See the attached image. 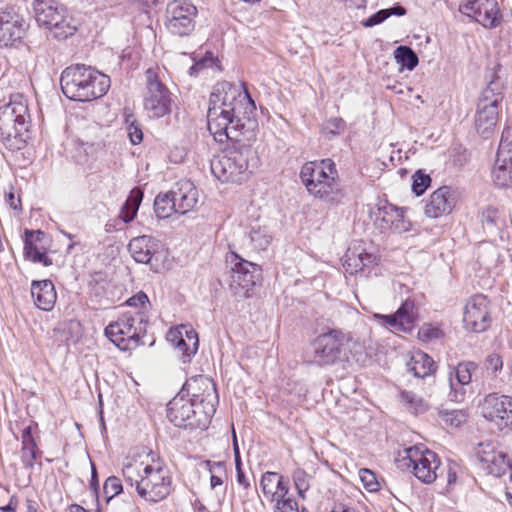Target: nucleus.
<instances>
[{
	"label": "nucleus",
	"instance_id": "nucleus-1",
	"mask_svg": "<svg viewBox=\"0 0 512 512\" xmlns=\"http://www.w3.org/2000/svg\"><path fill=\"white\" fill-rule=\"evenodd\" d=\"M256 105L250 94L227 81L213 87L207 112L208 130L219 143L256 141L258 121Z\"/></svg>",
	"mask_w": 512,
	"mask_h": 512
},
{
	"label": "nucleus",
	"instance_id": "nucleus-2",
	"mask_svg": "<svg viewBox=\"0 0 512 512\" xmlns=\"http://www.w3.org/2000/svg\"><path fill=\"white\" fill-rule=\"evenodd\" d=\"M198 383L208 388L205 399L195 394L193 398H186L184 393H178L167 404V418L176 427L204 430L215 414L218 403L215 383L205 379H199Z\"/></svg>",
	"mask_w": 512,
	"mask_h": 512
},
{
	"label": "nucleus",
	"instance_id": "nucleus-3",
	"mask_svg": "<svg viewBox=\"0 0 512 512\" xmlns=\"http://www.w3.org/2000/svg\"><path fill=\"white\" fill-rule=\"evenodd\" d=\"M231 143L222 155L211 160V172L223 183L240 184L247 181L259 167L260 158L253 148L255 141L243 138Z\"/></svg>",
	"mask_w": 512,
	"mask_h": 512
},
{
	"label": "nucleus",
	"instance_id": "nucleus-4",
	"mask_svg": "<svg viewBox=\"0 0 512 512\" xmlns=\"http://www.w3.org/2000/svg\"><path fill=\"white\" fill-rule=\"evenodd\" d=\"M110 84L107 75L84 64L66 67L60 77L63 94L70 100L80 102L103 97L108 92Z\"/></svg>",
	"mask_w": 512,
	"mask_h": 512
},
{
	"label": "nucleus",
	"instance_id": "nucleus-5",
	"mask_svg": "<svg viewBox=\"0 0 512 512\" xmlns=\"http://www.w3.org/2000/svg\"><path fill=\"white\" fill-rule=\"evenodd\" d=\"M300 178L308 193L329 204H339L344 191L338 181V171L331 159L307 162L300 171Z\"/></svg>",
	"mask_w": 512,
	"mask_h": 512
},
{
	"label": "nucleus",
	"instance_id": "nucleus-6",
	"mask_svg": "<svg viewBox=\"0 0 512 512\" xmlns=\"http://www.w3.org/2000/svg\"><path fill=\"white\" fill-rule=\"evenodd\" d=\"M395 462L400 470L412 471L425 484L433 483L445 470L438 455L424 445L404 448L398 453Z\"/></svg>",
	"mask_w": 512,
	"mask_h": 512
},
{
	"label": "nucleus",
	"instance_id": "nucleus-7",
	"mask_svg": "<svg viewBox=\"0 0 512 512\" xmlns=\"http://www.w3.org/2000/svg\"><path fill=\"white\" fill-rule=\"evenodd\" d=\"M503 100V84L493 73L486 88L482 91L477 102L475 128L481 135L490 134L498 121L499 111Z\"/></svg>",
	"mask_w": 512,
	"mask_h": 512
},
{
	"label": "nucleus",
	"instance_id": "nucleus-8",
	"mask_svg": "<svg viewBox=\"0 0 512 512\" xmlns=\"http://www.w3.org/2000/svg\"><path fill=\"white\" fill-rule=\"evenodd\" d=\"M147 321L140 313L124 314L116 322L105 328L106 337L119 349L127 351L143 344L142 337L146 332Z\"/></svg>",
	"mask_w": 512,
	"mask_h": 512
},
{
	"label": "nucleus",
	"instance_id": "nucleus-9",
	"mask_svg": "<svg viewBox=\"0 0 512 512\" xmlns=\"http://www.w3.org/2000/svg\"><path fill=\"white\" fill-rule=\"evenodd\" d=\"M230 266V289L236 296L248 298L261 277V268L256 263L245 260L235 252L226 257Z\"/></svg>",
	"mask_w": 512,
	"mask_h": 512
},
{
	"label": "nucleus",
	"instance_id": "nucleus-10",
	"mask_svg": "<svg viewBox=\"0 0 512 512\" xmlns=\"http://www.w3.org/2000/svg\"><path fill=\"white\" fill-rule=\"evenodd\" d=\"M347 341L346 335L337 329L320 334L313 343L312 363L322 367L344 360Z\"/></svg>",
	"mask_w": 512,
	"mask_h": 512
},
{
	"label": "nucleus",
	"instance_id": "nucleus-11",
	"mask_svg": "<svg viewBox=\"0 0 512 512\" xmlns=\"http://www.w3.org/2000/svg\"><path fill=\"white\" fill-rule=\"evenodd\" d=\"M171 477L160 464L144 466L143 478L137 482V494L149 502H159L171 492Z\"/></svg>",
	"mask_w": 512,
	"mask_h": 512
},
{
	"label": "nucleus",
	"instance_id": "nucleus-12",
	"mask_svg": "<svg viewBox=\"0 0 512 512\" xmlns=\"http://www.w3.org/2000/svg\"><path fill=\"white\" fill-rule=\"evenodd\" d=\"M146 75V89L143 98V106L150 118H161L171 112L172 93L161 82L153 69H148Z\"/></svg>",
	"mask_w": 512,
	"mask_h": 512
},
{
	"label": "nucleus",
	"instance_id": "nucleus-13",
	"mask_svg": "<svg viewBox=\"0 0 512 512\" xmlns=\"http://www.w3.org/2000/svg\"><path fill=\"white\" fill-rule=\"evenodd\" d=\"M33 10L37 23L47 29H54V36L65 39L74 33L75 28L66 20L64 8L55 0H33Z\"/></svg>",
	"mask_w": 512,
	"mask_h": 512
},
{
	"label": "nucleus",
	"instance_id": "nucleus-14",
	"mask_svg": "<svg viewBox=\"0 0 512 512\" xmlns=\"http://www.w3.org/2000/svg\"><path fill=\"white\" fill-rule=\"evenodd\" d=\"M28 106L21 98L0 107V137L3 140L21 137L27 132Z\"/></svg>",
	"mask_w": 512,
	"mask_h": 512
},
{
	"label": "nucleus",
	"instance_id": "nucleus-15",
	"mask_svg": "<svg viewBox=\"0 0 512 512\" xmlns=\"http://www.w3.org/2000/svg\"><path fill=\"white\" fill-rule=\"evenodd\" d=\"M197 8L186 0H174L166 7L167 30L176 36L184 37L194 31L196 24Z\"/></svg>",
	"mask_w": 512,
	"mask_h": 512
},
{
	"label": "nucleus",
	"instance_id": "nucleus-16",
	"mask_svg": "<svg viewBox=\"0 0 512 512\" xmlns=\"http://www.w3.org/2000/svg\"><path fill=\"white\" fill-rule=\"evenodd\" d=\"M458 10L486 29H494L503 21L498 0H468Z\"/></svg>",
	"mask_w": 512,
	"mask_h": 512
},
{
	"label": "nucleus",
	"instance_id": "nucleus-17",
	"mask_svg": "<svg viewBox=\"0 0 512 512\" xmlns=\"http://www.w3.org/2000/svg\"><path fill=\"white\" fill-rule=\"evenodd\" d=\"M475 454L480 462L481 468L490 475L501 477L506 472L511 471L512 479V459L503 451H497L492 441H483L475 447Z\"/></svg>",
	"mask_w": 512,
	"mask_h": 512
},
{
	"label": "nucleus",
	"instance_id": "nucleus-18",
	"mask_svg": "<svg viewBox=\"0 0 512 512\" xmlns=\"http://www.w3.org/2000/svg\"><path fill=\"white\" fill-rule=\"evenodd\" d=\"M492 176L497 186H512V129L510 127H506L502 132Z\"/></svg>",
	"mask_w": 512,
	"mask_h": 512
},
{
	"label": "nucleus",
	"instance_id": "nucleus-19",
	"mask_svg": "<svg viewBox=\"0 0 512 512\" xmlns=\"http://www.w3.org/2000/svg\"><path fill=\"white\" fill-rule=\"evenodd\" d=\"M463 323L475 333L486 331L491 325L490 301L482 294L471 297L465 305Z\"/></svg>",
	"mask_w": 512,
	"mask_h": 512
},
{
	"label": "nucleus",
	"instance_id": "nucleus-20",
	"mask_svg": "<svg viewBox=\"0 0 512 512\" xmlns=\"http://www.w3.org/2000/svg\"><path fill=\"white\" fill-rule=\"evenodd\" d=\"M481 413L485 419L494 422L501 429L512 427V397L498 393L488 394L481 404Z\"/></svg>",
	"mask_w": 512,
	"mask_h": 512
},
{
	"label": "nucleus",
	"instance_id": "nucleus-21",
	"mask_svg": "<svg viewBox=\"0 0 512 512\" xmlns=\"http://www.w3.org/2000/svg\"><path fill=\"white\" fill-rule=\"evenodd\" d=\"M478 219L483 231L492 241L504 239V230L507 228V221L503 207L495 204H487L479 209Z\"/></svg>",
	"mask_w": 512,
	"mask_h": 512
},
{
	"label": "nucleus",
	"instance_id": "nucleus-22",
	"mask_svg": "<svg viewBox=\"0 0 512 512\" xmlns=\"http://www.w3.org/2000/svg\"><path fill=\"white\" fill-rule=\"evenodd\" d=\"M374 225L381 232L403 233L409 230L411 224L405 219L402 208L385 203L379 206L374 213Z\"/></svg>",
	"mask_w": 512,
	"mask_h": 512
},
{
	"label": "nucleus",
	"instance_id": "nucleus-23",
	"mask_svg": "<svg viewBox=\"0 0 512 512\" xmlns=\"http://www.w3.org/2000/svg\"><path fill=\"white\" fill-rule=\"evenodd\" d=\"M418 317V310L414 301L405 300L394 314H375L374 318L383 326L397 331L409 332L413 329Z\"/></svg>",
	"mask_w": 512,
	"mask_h": 512
},
{
	"label": "nucleus",
	"instance_id": "nucleus-24",
	"mask_svg": "<svg viewBox=\"0 0 512 512\" xmlns=\"http://www.w3.org/2000/svg\"><path fill=\"white\" fill-rule=\"evenodd\" d=\"M46 238V234L41 230L34 231L25 229L23 249L25 260H29L33 263H41L46 267L53 264L52 258L47 255V247L44 245Z\"/></svg>",
	"mask_w": 512,
	"mask_h": 512
},
{
	"label": "nucleus",
	"instance_id": "nucleus-25",
	"mask_svg": "<svg viewBox=\"0 0 512 512\" xmlns=\"http://www.w3.org/2000/svg\"><path fill=\"white\" fill-rule=\"evenodd\" d=\"M23 19L15 12L0 13V48L13 47L21 42L25 29Z\"/></svg>",
	"mask_w": 512,
	"mask_h": 512
},
{
	"label": "nucleus",
	"instance_id": "nucleus-26",
	"mask_svg": "<svg viewBox=\"0 0 512 512\" xmlns=\"http://www.w3.org/2000/svg\"><path fill=\"white\" fill-rule=\"evenodd\" d=\"M456 205V192L450 186H442L435 190L425 205V214L430 218L448 215Z\"/></svg>",
	"mask_w": 512,
	"mask_h": 512
},
{
	"label": "nucleus",
	"instance_id": "nucleus-27",
	"mask_svg": "<svg viewBox=\"0 0 512 512\" xmlns=\"http://www.w3.org/2000/svg\"><path fill=\"white\" fill-rule=\"evenodd\" d=\"M477 369V365L471 361L460 362L450 372V388L449 398L454 402H461L465 397L463 386L468 385L472 381V374Z\"/></svg>",
	"mask_w": 512,
	"mask_h": 512
},
{
	"label": "nucleus",
	"instance_id": "nucleus-28",
	"mask_svg": "<svg viewBox=\"0 0 512 512\" xmlns=\"http://www.w3.org/2000/svg\"><path fill=\"white\" fill-rule=\"evenodd\" d=\"M185 329V335L181 330H170L168 339L175 344V349L181 355L182 362H189L191 357L194 356L199 347V339L195 330Z\"/></svg>",
	"mask_w": 512,
	"mask_h": 512
},
{
	"label": "nucleus",
	"instance_id": "nucleus-29",
	"mask_svg": "<svg viewBox=\"0 0 512 512\" xmlns=\"http://www.w3.org/2000/svg\"><path fill=\"white\" fill-rule=\"evenodd\" d=\"M169 193L175 202L176 213L179 214H186L192 210L198 201L196 187L189 180L179 181Z\"/></svg>",
	"mask_w": 512,
	"mask_h": 512
},
{
	"label": "nucleus",
	"instance_id": "nucleus-30",
	"mask_svg": "<svg viewBox=\"0 0 512 512\" xmlns=\"http://www.w3.org/2000/svg\"><path fill=\"white\" fill-rule=\"evenodd\" d=\"M160 242L147 235L138 236L130 240L128 250L138 263L149 264L156 254Z\"/></svg>",
	"mask_w": 512,
	"mask_h": 512
},
{
	"label": "nucleus",
	"instance_id": "nucleus-31",
	"mask_svg": "<svg viewBox=\"0 0 512 512\" xmlns=\"http://www.w3.org/2000/svg\"><path fill=\"white\" fill-rule=\"evenodd\" d=\"M31 295L35 305L44 311L52 310L57 299L54 284L50 280L32 281Z\"/></svg>",
	"mask_w": 512,
	"mask_h": 512
},
{
	"label": "nucleus",
	"instance_id": "nucleus-32",
	"mask_svg": "<svg viewBox=\"0 0 512 512\" xmlns=\"http://www.w3.org/2000/svg\"><path fill=\"white\" fill-rule=\"evenodd\" d=\"M407 367L417 378H425L433 374L436 370L433 359L422 351L413 354L410 361L407 363Z\"/></svg>",
	"mask_w": 512,
	"mask_h": 512
},
{
	"label": "nucleus",
	"instance_id": "nucleus-33",
	"mask_svg": "<svg viewBox=\"0 0 512 512\" xmlns=\"http://www.w3.org/2000/svg\"><path fill=\"white\" fill-rule=\"evenodd\" d=\"M252 248L256 251H265L271 245L274 235L267 225L255 223L251 225L248 233Z\"/></svg>",
	"mask_w": 512,
	"mask_h": 512
},
{
	"label": "nucleus",
	"instance_id": "nucleus-34",
	"mask_svg": "<svg viewBox=\"0 0 512 512\" xmlns=\"http://www.w3.org/2000/svg\"><path fill=\"white\" fill-rule=\"evenodd\" d=\"M143 196L144 193L140 187H135L130 191L119 214V218L124 223H130L131 221L134 220L139 209V206L143 200Z\"/></svg>",
	"mask_w": 512,
	"mask_h": 512
},
{
	"label": "nucleus",
	"instance_id": "nucleus-35",
	"mask_svg": "<svg viewBox=\"0 0 512 512\" xmlns=\"http://www.w3.org/2000/svg\"><path fill=\"white\" fill-rule=\"evenodd\" d=\"M145 465L143 462H139L132 457H128L123 465L122 475L125 482L132 487L134 486L136 490L137 482L143 478Z\"/></svg>",
	"mask_w": 512,
	"mask_h": 512
},
{
	"label": "nucleus",
	"instance_id": "nucleus-36",
	"mask_svg": "<svg viewBox=\"0 0 512 512\" xmlns=\"http://www.w3.org/2000/svg\"><path fill=\"white\" fill-rule=\"evenodd\" d=\"M154 212L159 219H166L176 213L175 202L169 192L159 193L154 200Z\"/></svg>",
	"mask_w": 512,
	"mask_h": 512
},
{
	"label": "nucleus",
	"instance_id": "nucleus-37",
	"mask_svg": "<svg viewBox=\"0 0 512 512\" xmlns=\"http://www.w3.org/2000/svg\"><path fill=\"white\" fill-rule=\"evenodd\" d=\"M394 58L398 64L409 71H412L419 63L415 51L405 45L398 46L394 51Z\"/></svg>",
	"mask_w": 512,
	"mask_h": 512
},
{
	"label": "nucleus",
	"instance_id": "nucleus-38",
	"mask_svg": "<svg viewBox=\"0 0 512 512\" xmlns=\"http://www.w3.org/2000/svg\"><path fill=\"white\" fill-rule=\"evenodd\" d=\"M124 118L130 142L133 145L141 143V141L143 140V132L141 126L137 122L133 112L129 108L124 109Z\"/></svg>",
	"mask_w": 512,
	"mask_h": 512
},
{
	"label": "nucleus",
	"instance_id": "nucleus-39",
	"mask_svg": "<svg viewBox=\"0 0 512 512\" xmlns=\"http://www.w3.org/2000/svg\"><path fill=\"white\" fill-rule=\"evenodd\" d=\"M199 379H205L208 382H213L208 377L199 375V376L188 379L185 382V384L183 385V387L179 393H184L186 398L187 397L193 398V395L195 394V395L199 396V398L205 399L206 394L208 393V388L206 387V385L204 386V384L200 385L198 383Z\"/></svg>",
	"mask_w": 512,
	"mask_h": 512
},
{
	"label": "nucleus",
	"instance_id": "nucleus-40",
	"mask_svg": "<svg viewBox=\"0 0 512 512\" xmlns=\"http://www.w3.org/2000/svg\"><path fill=\"white\" fill-rule=\"evenodd\" d=\"M344 266L349 274H356L364 269L363 259L357 249H348L344 256Z\"/></svg>",
	"mask_w": 512,
	"mask_h": 512
},
{
	"label": "nucleus",
	"instance_id": "nucleus-41",
	"mask_svg": "<svg viewBox=\"0 0 512 512\" xmlns=\"http://www.w3.org/2000/svg\"><path fill=\"white\" fill-rule=\"evenodd\" d=\"M292 479L300 498H305V493L310 488V476L301 468L293 472Z\"/></svg>",
	"mask_w": 512,
	"mask_h": 512
},
{
	"label": "nucleus",
	"instance_id": "nucleus-42",
	"mask_svg": "<svg viewBox=\"0 0 512 512\" xmlns=\"http://www.w3.org/2000/svg\"><path fill=\"white\" fill-rule=\"evenodd\" d=\"M440 417L446 425L455 428L467 420V415L463 410H443L440 412Z\"/></svg>",
	"mask_w": 512,
	"mask_h": 512
},
{
	"label": "nucleus",
	"instance_id": "nucleus-43",
	"mask_svg": "<svg viewBox=\"0 0 512 512\" xmlns=\"http://www.w3.org/2000/svg\"><path fill=\"white\" fill-rule=\"evenodd\" d=\"M279 477H282L276 472H265L260 480V487L263 492V494L269 499L274 492Z\"/></svg>",
	"mask_w": 512,
	"mask_h": 512
},
{
	"label": "nucleus",
	"instance_id": "nucleus-44",
	"mask_svg": "<svg viewBox=\"0 0 512 512\" xmlns=\"http://www.w3.org/2000/svg\"><path fill=\"white\" fill-rule=\"evenodd\" d=\"M346 123L342 118L335 117L327 120L323 126V133L330 139L343 133Z\"/></svg>",
	"mask_w": 512,
	"mask_h": 512
},
{
	"label": "nucleus",
	"instance_id": "nucleus-45",
	"mask_svg": "<svg viewBox=\"0 0 512 512\" xmlns=\"http://www.w3.org/2000/svg\"><path fill=\"white\" fill-rule=\"evenodd\" d=\"M431 182V178L428 174L423 173L421 170H418L413 175V184L412 191L417 195H422L426 189L429 187Z\"/></svg>",
	"mask_w": 512,
	"mask_h": 512
},
{
	"label": "nucleus",
	"instance_id": "nucleus-46",
	"mask_svg": "<svg viewBox=\"0 0 512 512\" xmlns=\"http://www.w3.org/2000/svg\"><path fill=\"white\" fill-rule=\"evenodd\" d=\"M122 490H123V486L118 477L110 476L106 479L104 486H103V491H104V494L106 495L108 501L110 499H112L113 497L117 496L118 494H120L122 492Z\"/></svg>",
	"mask_w": 512,
	"mask_h": 512
},
{
	"label": "nucleus",
	"instance_id": "nucleus-47",
	"mask_svg": "<svg viewBox=\"0 0 512 512\" xmlns=\"http://www.w3.org/2000/svg\"><path fill=\"white\" fill-rule=\"evenodd\" d=\"M288 494H289V486H288V481L284 479V477H279V480H278V483H277V486L274 490V492L272 493L271 497L269 498V500L271 502H280L281 500H287V499H292L291 497H288Z\"/></svg>",
	"mask_w": 512,
	"mask_h": 512
},
{
	"label": "nucleus",
	"instance_id": "nucleus-48",
	"mask_svg": "<svg viewBox=\"0 0 512 512\" xmlns=\"http://www.w3.org/2000/svg\"><path fill=\"white\" fill-rule=\"evenodd\" d=\"M419 338L423 341H431L442 337L443 332L440 328L431 324H424L418 332Z\"/></svg>",
	"mask_w": 512,
	"mask_h": 512
},
{
	"label": "nucleus",
	"instance_id": "nucleus-49",
	"mask_svg": "<svg viewBox=\"0 0 512 512\" xmlns=\"http://www.w3.org/2000/svg\"><path fill=\"white\" fill-rule=\"evenodd\" d=\"M36 444L26 445L22 447V461L26 467L32 468L37 458Z\"/></svg>",
	"mask_w": 512,
	"mask_h": 512
},
{
	"label": "nucleus",
	"instance_id": "nucleus-50",
	"mask_svg": "<svg viewBox=\"0 0 512 512\" xmlns=\"http://www.w3.org/2000/svg\"><path fill=\"white\" fill-rule=\"evenodd\" d=\"M359 473L361 481L369 491L378 490L379 484L376 480L375 474L372 471L368 469H361Z\"/></svg>",
	"mask_w": 512,
	"mask_h": 512
},
{
	"label": "nucleus",
	"instance_id": "nucleus-51",
	"mask_svg": "<svg viewBox=\"0 0 512 512\" xmlns=\"http://www.w3.org/2000/svg\"><path fill=\"white\" fill-rule=\"evenodd\" d=\"M274 512H300V510L294 499H287L276 502Z\"/></svg>",
	"mask_w": 512,
	"mask_h": 512
},
{
	"label": "nucleus",
	"instance_id": "nucleus-52",
	"mask_svg": "<svg viewBox=\"0 0 512 512\" xmlns=\"http://www.w3.org/2000/svg\"><path fill=\"white\" fill-rule=\"evenodd\" d=\"M205 466L207 467V469L211 475H219V476L227 477L225 462H223V461L215 462V461L207 460V461H205Z\"/></svg>",
	"mask_w": 512,
	"mask_h": 512
},
{
	"label": "nucleus",
	"instance_id": "nucleus-53",
	"mask_svg": "<svg viewBox=\"0 0 512 512\" xmlns=\"http://www.w3.org/2000/svg\"><path fill=\"white\" fill-rule=\"evenodd\" d=\"M389 17V13L385 11V9L379 10L373 15H371L369 18H367L363 25L365 27H373L375 25L381 24Z\"/></svg>",
	"mask_w": 512,
	"mask_h": 512
},
{
	"label": "nucleus",
	"instance_id": "nucleus-54",
	"mask_svg": "<svg viewBox=\"0 0 512 512\" xmlns=\"http://www.w3.org/2000/svg\"><path fill=\"white\" fill-rule=\"evenodd\" d=\"M485 366L487 370H491L493 373H496L502 369V358L498 354H490L485 360Z\"/></svg>",
	"mask_w": 512,
	"mask_h": 512
},
{
	"label": "nucleus",
	"instance_id": "nucleus-55",
	"mask_svg": "<svg viewBox=\"0 0 512 512\" xmlns=\"http://www.w3.org/2000/svg\"><path fill=\"white\" fill-rule=\"evenodd\" d=\"M147 304H149V299L144 292H139L127 300V305L129 306L145 308Z\"/></svg>",
	"mask_w": 512,
	"mask_h": 512
},
{
	"label": "nucleus",
	"instance_id": "nucleus-56",
	"mask_svg": "<svg viewBox=\"0 0 512 512\" xmlns=\"http://www.w3.org/2000/svg\"><path fill=\"white\" fill-rule=\"evenodd\" d=\"M90 488L93 491L94 495L98 497L99 492V482H98V475L95 465L91 464V480H90Z\"/></svg>",
	"mask_w": 512,
	"mask_h": 512
},
{
	"label": "nucleus",
	"instance_id": "nucleus-57",
	"mask_svg": "<svg viewBox=\"0 0 512 512\" xmlns=\"http://www.w3.org/2000/svg\"><path fill=\"white\" fill-rule=\"evenodd\" d=\"M21 438H22V447L26 446V445L36 444V442L32 436L30 426H27L26 428L23 429Z\"/></svg>",
	"mask_w": 512,
	"mask_h": 512
},
{
	"label": "nucleus",
	"instance_id": "nucleus-58",
	"mask_svg": "<svg viewBox=\"0 0 512 512\" xmlns=\"http://www.w3.org/2000/svg\"><path fill=\"white\" fill-rule=\"evenodd\" d=\"M236 479L239 485H241L244 489H248L250 487V483L246 478L243 469H238L236 471Z\"/></svg>",
	"mask_w": 512,
	"mask_h": 512
},
{
	"label": "nucleus",
	"instance_id": "nucleus-59",
	"mask_svg": "<svg viewBox=\"0 0 512 512\" xmlns=\"http://www.w3.org/2000/svg\"><path fill=\"white\" fill-rule=\"evenodd\" d=\"M400 396L402 401L409 405H413L417 401V396L411 391H402Z\"/></svg>",
	"mask_w": 512,
	"mask_h": 512
},
{
	"label": "nucleus",
	"instance_id": "nucleus-60",
	"mask_svg": "<svg viewBox=\"0 0 512 512\" xmlns=\"http://www.w3.org/2000/svg\"><path fill=\"white\" fill-rule=\"evenodd\" d=\"M385 11L389 13V17L391 15L404 16L406 14V9L399 4H396L391 8L385 9Z\"/></svg>",
	"mask_w": 512,
	"mask_h": 512
},
{
	"label": "nucleus",
	"instance_id": "nucleus-61",
	"mask_svg": "<svg viewBox=\"0 0 512 512\" xmlns=\"http://www.w3.org/2000/svg\"><path fill=\"white\" fill-rule=\"evenodd\" d=\"M226 476L210 475V486L215 489L217 486H221Z\"/></svg>",
	"mask_w": 512,
	"mask_h": 512
},
{
	"label": "nucleus",
	"instance_id": "nucleus-62",
	"mask_svg": "<svg viewBox=\"0 0 512 512\" xmlns=\"http://www.w3.org/2000/svg\"><path fill=\"white\" fill-rule=\"evenodd\" d=\"M345 4L350 8H364L366 6V0H343Z\"/></svg>",
	"mask_w": 512,
	"mask_h": 512
},
{
	"label": "nucleus",
	"instance_id": "nucleus-63",
	"mask_svg": "<svg viewBox=\"0 0 512 512\" xmlns=\"http://www.w3.org/2000/svg\"><path fill=\"white\" fill-rule=\"evenodd\" d=\"M7 202L9 203L10 207L13 208V209H18L20 208V199H16L15 198V195L13 192H10L8 195H7Z\"/></svg>",
	"mask_w": 512,
	"mask_h": 512
},
{
	"label": "nucleus",
	"instance_id": "nucleus-64",
	"mask_svg": "<svg viewBox=\"0 0 512 512\" xmlns=\"http://www.w3.org/2000/svg\"><path fill=\"white\" fill-rule=\"evenodd\" d=\"M360 254H361V258L363 259L364 268L373 263V261L375 259L373 257V255L367 253L364 250L360 251Z\"/></svg>",
	"mask_w": 512,
	"mask_h": 512
}]
</instances>
